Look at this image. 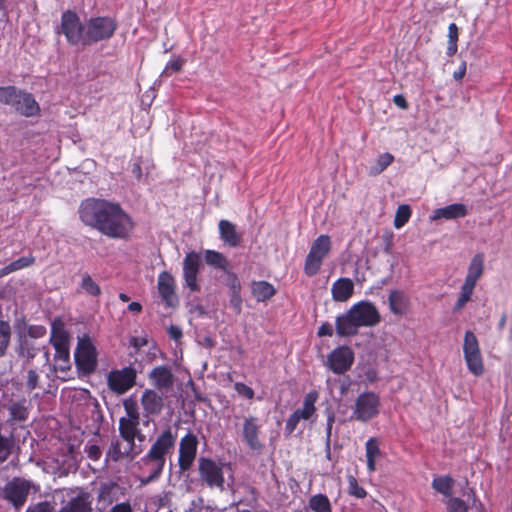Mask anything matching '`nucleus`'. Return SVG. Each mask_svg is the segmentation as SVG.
<instances>
[{"mask_svg": "<svg viewBox=\"0 0 512 512\" xmlns=\"http://www.w3.org/2000/svg\"><path fill=\"white\" fill-rule=\"evenodd\" d=\"M81 221L111 238L126 240L134 230V222L118 203L103 199H86L79 208Z\"/></svg>", "mask_w": 512, "mask_h": 512, "instance_id": "nucleus-1", "label": "nucleus"}, {"mask_svg": "<svg viewBox=\"0 0 512 512\" xmlns=\"http://www.w3.org/2000/svg\"><path fill=\"white\" fill-rule=\"evenodd\" d=\"M380 321L381 316L376 306L369 301H360L352 305L344 314L336 317V333L341 337L354 336L359 328L373 327Z\"/></svg>", "mask_w": 512, "mask_h": 512, "instance_id": "nucleus-2", "label": "nucleus"}, {"mask_svg": "<svg viewBox=\"0 0 512 512\" xmlns=\"http://www.w3.org/2000/svg\"><path fill=\"white\" fill-rule=\"evenodd\" d=\"M117 29L111 17H92L86 21L85 46L110 39Z\"/></svg>", "mask_w": 512, "mask_h": 512, "instance_id": "nucleus-3", "label": "nucleus"}, {"mask_svg": "<svg viewBox=\"0 0 512 512\" xmlns=\"http://www.w3.org/2000/svg\"><path fill=\"white\" fill-rule=\"evenodd\" d=\"M33 488H35V485L30 480L14 477L5 484L1 494L4 500L18 510L26 503Z\"/></svg>", "mask_w": 512, "mask_h": 512, "instance_id": "nucleus-4", "label": "nucleus"}, {"mask_svg": "<svg viewBox=\"0 0 512 512\" xmlns=\"http://www.w3.org/2000/svg\"><path fill=\"white\" fill-rule=\"evenodd\" d=\"M330 250L331 240L328 235H320L313 241L304 264V271L308 276H314L319 272Z\"/></svg>", "mask_w": 512, "mask_h": 512, "instance_id": "nucleus-5", "label": "nucleus"}, {"mask_svg": "<svg viewBox=\"0 0 512 512\" xmlns=\"http://www.w3.org/2000/svg\"><path fill=\"white\" fill-rule=\"evenodd\" d=\"M74 358L76 366L81 373L90 374L96 369L97 351L89 336L84 335L78 338Z\"/></svg>", "mask_w": 512, "mask_h": 512, "instance_id": "nucleus-6", "label": "nucleus"}, {"mask_svg": "<svg viewBox=\"0 0 512 512\" xmlns=\"http://www.w3.org/2000/svg\"><path fill=\"white\" fill-rule=\"evenodd\" d=\"M380 397L374 392L361 393L355 400L352 418L360 422H368L379 414Z\"/></svg>", "mask_w": 512, "mask_h": 512, "instance_id": "nucleus-7", "label": "nucleus"}, {"mask_svg": "<svg viewBox=\"0 0 512 512\" xmlns=\"http://www.w3.org/2000/svg\"><path fill=\"white\" fill-rule=\"evenodd\" d=\"M230 469L229 465L217 463L208 458H200L199 474L201 480L210 488H224V470Z\"/></svg>", "mask_w": 512, "mask_h": 512, "instance_id": "nucleus-8", "label": "nucleus"}, {"mask_svg": "<svg viewBox=\"0 0 512 512\" xmlns=\"http://www.w3.org/2000/svg\"><path fill=\"white\" fill-rule=\"evenodd\" d=\"M61 29L70 44L85 46L86 23L82 24L75 12L66 11L62 14Z\"/></svg>", "mask_w": 512, "mask_h": 512, "instance_id": "nucleus-9", "label": "nucleus"}, {"mask_svg": "<svg viewBox=\"0 0 512 512\" xmlns=\"http://www.w3.org/2000/svg\"><path fill=\"white\" fill-rule=\"evenodd\" d=\"M463 353L468 370L475 376L483 374L484 366L478 340L471 331L465 333Z\"/></svg>", "mask_w": 512, "mask_h": 512, "instance_id": "nucleus-10", "label": "nucleus"}, {"mask_svg": "<svg viewBox=\"0 0 512 512\" xmlns=\"http://www.w3.org/2000/svg\"><path fill=\"white\" fill-rule=\"evenodd\" d=\"M319 394L317 391L312 390L308 392L303 400L302 407L296 409L287 419L285 429L288 433H292L300 420H310L316 412L315 403L317 402Z\"/></svg>", "mask_w": 512, "mask_h": 512, "instance_id": "nucleus-11", "label": "nucleus"}, {"mask_svg": "<svg viewBox=\"0 0 512 512\" xmlns=\"http://www.w3.org/2000/svg\"><path fill=\"white\" fill-rule=\"evenodd\" d=\"M136 381V371L132 367H124L109 372L107 383L109 389L118 394H124L131 389Z\"/></svg>", "mask_w": 512, "mask_h": 512, "instance_id": "nucleus-12", "label": "nucleus"}, {"mask_svg": "<svg viewBox=\"0 0 512 512\" xmlns=\"http://www.w3.org/2000/svg\"><path fill=\"white\" fill-rule=\"evenodd\" d=\"M354 362V352L348 346H339L327 356V367L336 374L348 371Z\"/></svg>", "mask_w": 512, "mask_h": 512, "instance_id": "nucleus-13", "label": "nucleus"}, {"mask_svg": "<svg viewBox=\"0 0 512 512\" xmlns=\"http://www.w3.org/2000/svg\"><path fill=\"white\" fill-rule=\"evenodd\" d=\"M197 437L192 433H187L179 443L178 464L182 472L189 470L196 458Z\"/></svg>", "mask_w": 512, "mask_h": 512, "instance_id": "nucleus-14", "label": "nucleus"}, {"mask_svg": "<svg viewBox=\"0 0 512 512\" xmlns=\"http://www.w3.org/2000/svg\"><path fill=\"white\" fill-rule=\"evenodd\" d=\"M261 424L260 420L255 416H247L242 424V438L245 444L254 451H259L263 448V443L260 439Z\"/></svg>", "mask_w": 512, "mask_h": 512, "instance_id": "nucleus-15", "label": "nucleus"}, {"mask_svg": "<svg viewBox=\"0 0 512 512\" xmlns=\"http://www.w3.org/2000/svg\"><path fill=\"white\" fill-rule=\"evenodd\" d=\"M201 265V256L195 251L188 252L183 260V278L186 286L192 291H199L197 276Z\"/></svg>", "mask_w": 512, "mask_h": 512, "instance_id": "nucleus-16", "label": "nucleus"}, {"mask_svg": "<svg viewBox=\"0 0 512 512\" xmlns=\"http://www.w3.org/2000/svg\"><path fill=\"white\" fill-rule=\"evenodd\" d=\"M175 441L176 435L168 428L159 435L146 455L150 458H154L158 462L160 461V463H162V461L166 462V455L173 449Z\"/></svg>", "mask_w": 512, "mask_h": 512, "instance_id": "nucleus-17", "label": "nucleus"}, {"mask_svg": "<svg viewBox=\"0 0 512 512\" xmlns=\"http://www.w3.org/2000/svg\"><path fill=\"white\" fill-rule=\"evenodd\" d=\"M175 287V279L169 272L163 271L159 274L157 280L158 292L168 307H175L178 305Z\"/></svg>", "mask_w": 512, "mask_h": 512, "instance_id": "nucleus-18", "label": "nucleus"}, {"mask_svg": "<svg viewBox=\"0 0 512 512\" xmlns=\"http://www.w3.org/2000/svg\"><path fill=\"white\" fill-rule=\"evenodd\" d=\"M148 378L157 390L161 393L168 392L173 388L174 385V375L171 369L167 366L161 365L153 368Z\"/></svg>", "mask_w": 512, "mask_h": 512, "instance_id": "nucleus-19", "label": "nucleus"}, {"mask_svg": "<svg viewBox=\"0 0 512 512\" xmlns=\"http://www.w3.org/2000/svg\"><path fill=\"white\" fill-rule=\"evenodd\" d=\"M141 405L147 416L158 415L163 409V397L153 389H146L141 396Z\"/></svg>", "mask_w": 512, "mask_h": 512, "instance_id": "nucleus-20", "label": "nucleus"}, {"mask_svg": "<svg viewBox=\"0 0 512 512\" xmlns=\"http://www.w3.org/2000/svg\"><path fill=\"white\" fill-rule=\"evenodd\" d=\"M468 214L466 205L462 203H454L448 206L435 209L430 215L431 221H437L440 219L452 220L463 218Z\"/></svg>", "mask_w": 512, "mask_h": 512, "instance_id": "nucleus-21", "label": "nucleus"}, {"mask_svg": "<svg viewBox=\"0 0 512 512\" xmlns=\"http://www.w3.org/2000/svg\"><path fill=\"white\" fill-rule=\"evenodd\" d=\"M69 334L62 321L54 320L51 325L50 342L55 351L69 349Z\"/></svg>", "mask_w": 512, "mask_h": 512, "instance_id": "nucleus-22", "label": "nucleus"}, {"mask_svg": "<svg viewBox=\"0 0 512 512\" xmlns=\"http://www.w3.org/2000/svg\"><path fill=\"white\" fill-rule=\"evenodd\" d=\"M354 293V283L350 278H339L331 286L332 299L336 302L348 301Z\"/></svg>", "mask_w": 512, "mask_h": 512, "instance_id": "nucleus-23", "label": "nucleus"}, {"mask_svg": "<svg viewBox=\"0 0 512 512\" xmlns=\"http://www.w3.org/2000/svg\"><path fill=\"white\" fill-rule=\"evenodd\" d=\"M484 271V255L477 253L471 259L464 283L467 286L475 288L477 281L481 278Z\"/></svg>", "mask_w": 512, "mask_h": 512, "instance_id": "nucleus-24", "label": "nucleus"}, {"mask_svg": "<svg viewBox=\"0 0 512 512\" xmlns=\"http://www.w3.org/2000/svg\"><path fill=\"white\" fill-rule=\"evenodd\" d=\"M390 311L397 316L405 315L410 307L409 296L400 290H393L388 297Z\"/></svg>", "mask_w": 512, "mask_h": 512, "instance_id": "nucleus-25", "label": "nucleus"}, {"mask_svg": "<svg viewBox=\"0 0 512 512\" xmlns=\"http://www.w3.org/2000/svg\"><path fill=\"white\" fill-rule=\"evenodd\" d=\"M91 500L90 495L86 492H79L76 496L71 497L58 512H90Z\"/></svg>", "mask_w": 512, "mask_h": 512, "instance_id": "nucleus-26", "label": "nucleus"}, {"mask_svg": "<svg viewBox=\"0 0 512 512\" xmlns=\"http://www.w3.org/2000/svg\"><path fill=\"white\" fill-rule=\"evenodd\" d=\"M141 463H142V469L147 470L149 473L147 477L141 479V483L143 485H146V484L158 479L159 476L162 474L164 466H165L164 461H162V463H160V461L158 462L154 458H150L148 455H145L141 459Z\"/></svg>", "mask_w": 512, "mask_h": 512, "instance_id": "nucleus-27", "label": "nucleus"}, {"mask_svg": "<svg viewBox=\"0 0 512 512\" xmlns=\"http://www.w3.org/2000/svg\"><path fill=\"white\" fill-rule=\"evenodd\" d=\"M15 110L26 117H31L38 114L40 108L31 94L20 91Z\"/></svg>", "mask_w": 512, "mask_h": 512, "instance_id": "nucleus-28", "label": "nucleus"}, {"mask_svg": "<svg viewBox=\"0 0 512 512\" xmlns=\"http://www.w3.org/2000/svg\"><path fill=\"white\" fill-rule=\"evenodd\" d=\"M139 420H131L122 417L119 420V431L121 437L127 441L129 449L134 446V440L138 432Z\"/></svg>", "mask_w": 512, "mask_h": 512, "instance_id": "nucleus-29", "label": "nucleus"}, {"mask_svg": "<svg viewBox=\"0 0 512 512\" xmlns=\"http://www.w3.org/2000/svg\"><path fill=\"white\" fill-rule=\"evenodd\" d=\"M251 292L258 302H263L273 297L276 289L267 281H255L252 283Z\"/></svg>", "mask_w": 512, "mask_h": 512, "instance_id": "nucleus-30", "label": "nucleus"}, {"mask_svg": "<svg viewBox=\"0 0 512 512\" xmlns=\"http://www.w3.org/2000/svg\"><path fill=\"white\" fill-rule=\"evenodd\" d=\"M219 231L222 240L230 246L235 247L239 244L240 237L236 231L235 226L231 222L227 220H221L219 222Z\"/></svg>", "mask_w": 512, "mask_h": 512, "instance_id": "nucleus-31", "label": "nucleus"}, {"mask_svg": "<svg viewBox=\"0 0 512 512\" xmlns=\"http://www.w3.org/2000/svg\"><path fill=\"white\" fill-rule=\"evenodd\" d=\"M228 286L230 289V305L236 313H240L242 309L241 284L235 275L229 277Z\"/></svg>", "mask_w": 512, "mask_h": 512, "instance_id": "nucleus-32", "label": "nucleus"}, {"mask_svg": "<svg viewBox=\"0 0 512 512\" xmlns=\"http://www.w3.org/2000/svg\"><path fill=\"white\" fill-rule=\"evenodd\" d=\"M367 469L372 473L376 469V459L380 455L378 441L375 438H369L365 444Z\"/></svg>", "mask_w": 512, "mask_h": 512, "instance_id": "nucleus-33", "label": "nucleus"}, {"mask_svg": "<svg viewBox=\"0 0 512 512\" xmlns=\"http://www.w3.org/2000/svg\"><path fill=\"white\" fill-rule=\"evenodd\" d=\"M394 156L391 153L380 154L369 168V175L376 176L382 173L392 162Z\"/></svg>", "mask_w": 512, "mask_h": 512, "instance_id": "nucleus-34", "label": "nucleus"}, {"mask_svg": "<svg viewBox=\"0 0 512 512\" xmlns=\"http://www.w3.org/2000/svg\"><path fill=\"white\" fill-rule=\"evenodd\" d=\"M80 288L84 293L92 297H98L101 295L100 286L88 273L81 275Z\"/></svg>", "mask_w": 512, "mask_h": 512, "instance_id": "nucleus-35", "label": "nucleus"}, {"mask_svg": "<svg viewBox=\"0 0 512 512\" xmlns=\"http://www.w3.org/2000/svg\"><path fill=\"white\" fill-rule=\"evenodd\" d=\"M309 507L314 512H332L330 501L323 494L312 496L309 500Z\"/></svg>", "mask_w": 512, "mask_h": 512, "instance_id": "nucleus-36", "label": "nucleus"}, {"mask_svg": "<svg viewBox=\"0 0 512 512\" xmlns=\"http://www.w3.org/2000/svg\"><path fill=\"white\" fill-rule=\"evenodd\" d=\"M20 90L15 87H0V103L11 106L15 109L16 103L19 99Z\"/></svg>", "mask_w": 512, "mask_h": 512, "instance_id": "nucleus-37", "label": "nucleus"}, {"mask_svg": "<svg viewBox=\"0 0 512 512\" xmlns=\"http://www.w3.org/2000/svg\"><path fill=\"white\" fill-rule=\"evenodd\" d=\"M205 261L208 265L222 270H226L228 266V261L224 255L214 250L205 251Z\"/></svg>", "mask_w": 512, "mask_h": 512, "instance_id": "nucleus-38", "label": "nucleus"}, {"mask_svg": "<svg viewBox=\"0 0 512 512\" xmlns=\"http://www.w3.org/2000/svg\"><path fill=\"white\" fill-rule=\"evenodd\" d=\"M130 450L131 449H129L128 446L124 451H122L120 442L118 440L112 441L108 451L106 452L105 464L107 465L110 461H119L124 455H127Z\"/></svg>", "mask_w": 512, "mask_h": 512, "instance_id": "nucleus-39", "label": "nucleus"}, {"mask_svg": "<svg viewBox=\"0 0 512 512\" xmlns=\"http://www.w3.org/2000/svg\"><path fill=\"white\" fill-rule=\"evenodd\" d=\"M54 369L66 372L70 369V352L69 349L55 351Z\"/></svg>", "mask_w": 512, "mask_h": 512, "instance_id": "nucleus-40", "label": "nucleus"}, {"mask_svg": "<svg viewBox=\"0 0 512 512\" xmlns=\"http://www.w3.org/2000/svg\"><path fill=\"white\" fill-rule=\"evenodd\" d=\"M453 480L449 476H440L433 479L432 487L444 496H450Z\"/></svg>", "mask_w": 512, "mask_h": 512, "instance_id": "nucleus-41", "label": "nucleus"}, {"mask_svg": "<svg viewBox=\"0 0 512 512\" xmlns=\"http://www.w3.org/2000/svg\"><path fill=\"white\" fill-rule=\"evenodd\" d=\"M411 208L407 204H402L397 208L395 218H394V227L396 229L402 228L411 217Z\"/></svg>", "mask_w": 512, "mask_h": 512, "instance_id": "nucleus-42", "label": "nucleus"}, {"mask_svg": "<svg viewBox=\"0 0 512 512\" xmlns=\"http://www.w3.org/2000/svg\"><path fill=\"white\" fill-rule=\"evenodd\" d=\"M11 338V327L8 322L0 321V358L6 354Z\"/></svg>", "mask_w": 512, "mask_h": 512, "instance_id": "nucleus-43", "label": "nucleus"}, {"mask_svg": "<svg viewBox=\"0 0 512 512\" xmlns=\"http://www.w3.org/2000/svg\"><path fill=\"white\" fill-rule=\"evenodd\" d=\"M474 289L475 288L462 284L459 298L454 305L455 311H459L465 306V304L471 299Z\"/></svg>", "mask_w": 512, "mask_h": 512, "instance_id": "nucleus-44", "label": "nucleus"}, {"mask_svg": "<svg viewBox=\"0 0 512 512\" xmlns=\"http://www.w3.org/2000/svg\"><path fill=\"white\" fill-rule=\"evenodd\" d=\"M10 414L14 420L23 421L28 416L25 402H15L10 406Z\"/></svg>", "mask_w": 512, "mask_h": 512, "instance_id": "nucleus-45", "label": "nucleus"}, {"mask_svg": "<svg viewBox=\"0 0 512 512\" xmlns=\"http://www.w3.org/2000/svg\"><path fill=\"white\" fill-rule=\"evenodd\" d=\"M348 483H349V494L356 497V498H359V499H362V498H365L367 493L365 491V489L361 486H359L358 482H357V479L350 475L348 477Z\"/></svg>", "mask_w": 512, "mask_h": 512, "instance_id": "nucleus-46", "label": "nucleus"}, {"mask_svg": "<svg viewBox=\"0 0 512 512\" xmlns=\"http://www.w3.org/2000/svg\"><path fill=\"white\" fill-rule=\"evenodd\" d=\"M184 64V60L181 59L180 57L178 58H174L172 60H170L167 65L165 66L163 72H162V76H169L171 75L173 72H178L181 70L182 66Z\"/></svg>", "mask_w": 512, "mask_h": 512, "instance_id": "nucleus-47", "label": "nucleus"}, {"mask_svg": "<svg viewBox=\"0 0 512 512\" xmlns=\"http://www.w3.org/2000/svg\"><path fill=\"white\" fill-rule=\"evenodd\" d=\"M234 389L238 393L239 396L251 400L254 397V391L251 387L248 385L242 383V382H236L234 384Z\"/></svg>", "mask_w": 512, "mask_h": 512, "instance_id": "nucleus-48", "label": "nucleus"}, {"mask_svg": "<svg viewBox=\"0 0 512 512\" xmlns=\"http://www.w3.org/2000/svg\"><path fill=\"white\" fill-rule=\"evenodd\" d=\"M448 512H467V506L459 498H452L447 503Z\"/></svg>", "mask_w": 512, "mask_h": 512, "instance_id": "nucleus-49", "label": "nucleus"}, {"mask_svg": "<svg viewBox=\"0 0 512 512\" xmlns=\"http://www.w3.org/2000/svg\"><path fill=\"white\" fill-rule=\"evenodd\" d=\"M87 457L92 461H99L102 455L100 447L96 444H89L85 447Z\"/></svg>", "mask_w": 512, "mask_h": 512, "instance_id": "nucleus-50", "label": "nucleus"}, {"mask_svg": "<svg viewBox=\"0 0 512 512\" xmlns=\"http://www.w3.org/2000/svg\"><path fill=\"white\" fill-rule=\"evenodd\" d=\"M26 512H54V507L50 502L44 501L29 506Z\"/></svg>", "mask_w": 512, "mask_h": 512, "instance_id": "nucleus-51", "label": "nucleus"}, {"mask_svg": "<svg viewBox=\"0 0 512 512\" xmlns=\"http://www.w3.org/2000/svg\"><path fill=\"white\" fill-rule=\"evenodd\" d=\"M124 406L127 413L126 419L139 420V412L136 403L125 401Z\"/></svg>", "mask_w": 512, "mask_h": 512, "instance_id": "nucleus-52", "label": "nucleus"}, {"mask_svg": "<svg viewBox=\"0 0 512 512\" xmlns=\"http://www.w3.org/2000/svg\"><path fill=\"white\" fill-rule=\"evenodd\" d=\"M335 422V415L332 411H330L327 415V423H326V444L329 447L331 434H332V426Z\"/></svg>", "mask_w": 512, "mask_h": 512, "instance_id": "nucleus-53", "label": "nucleus"}, {"mask_svg": "<svg viewBox=\"0 0 512 512\" xmlns=\"http://www.w3.org/2000/svg\"><path fill=\"white\" fill-rule=\"evenodd\" d=\"M38 374L36 373V371L34 370H29L28 371V374H27V387L30 389V390H33L37 387V383H38Z\"/></svg>", "mask_w": 512, "mask_h": 512, "instance_id": "nucleus-54", "label": "nucleus"}, {"mask_svg": "<svg viewBox=\"0 0 512 512\" xmlns=\"http://www.w3.org/2000/svg\"><path fill=\"white\" fill-rule=\"evenodd\" d=\"M168 334L176 342L180 341L183 335L181 328L176 325H171L168 328Z\"/></svg>", "mask_w": 512, "mask_h": 512, "instance_id": "nucleus-55", "label": "nucleus"}, {"mask_svg": "<svg viewBox=\"0 0 512 512\" xmlns=\"http://www.w3.org/2000/svg\"><path fill=\"white\" fill-rule=\"evenodd\" d=\"M318 336H332L333 335V327L330 323L325 322L319 328L317 332Z\"/></svg>", "mask_w": 512, "mask_h": 512, "instance_id": "nucleus-56", "label": "nucleus"}, {"mask_svg": "<svg viewBox=\"0 0 512 512\" xmlns=\"http://www.w3.org/2000/svg\"><path fill=\"white\" fill-rule=\"evenodd\" d=\"M15 262L19 269H23L32 265L34 263V258L32 256H25L15 260Z\"/></svg>", "mask_w": 512, "mask_h": 512, "instance_id": "nucleus-57", "label": "nucleus"}, {"mask_svg": "<svg viewBox=\"0 0 512 512\" xmlns=\"http://www.w3.org/2000/svg\"><path fill=\"white\" fill-rule=\"evenodd\" d=\"M458 41V28L455 23H451L448 27V42Z\"/></svg>", "mask_w": 512, "mask_h": 512, "instance_id": "nucleus-58", "label": "nucleus"}, {"mask_svg": "<svg viewBox=\"0 0 512 512\" xmlns=\"http://www.w3.org/2000/svg\"><path fill=\"white\" fill-rule=\"evenodd\" d=\"M110 512H132V507L129 502H122L112 507Z\"/></svg>", "mask_w": 512, "mask_h": 512, "instance_id": "nucleus-59", "label": "nucleus"}, {"mask_svg": "<svg viewBox=\"0 0 512 512\" xmlns=\"http://www.w3.org/2000/svg\"><path fill=\"white\" fill-rule=\"evenodd\" d=\"M29 334L32 337H42L46 334V329L43 326H31L29 328Z\"/></svg>", "mask_w": 512, "mask_h": 512, "instance_id": "nucleus-60", "label": "nucleus"}, {"mask_svg": "<svg viewBox=\"0 0 512 512\" xmlns=\"http://www.w3.org/2000/svg\"><path fill=\"white\" fill-rule=\"evenodd\" d=\"M466 74V62H462L459 68L453 73V78L457 81L461 80Z\"/></svg>", "mask_w": 512, "mask_h": 512, "instance_id": "nucleus-61", "label": "nucleus"}, {"mask_svg": "<svg viewBox=\"0 0 512 512\" xmlns=\"http://www.w3.org/2000/svg\"><path fill=\"white\" fill-rule=\"evenodd\" d=\"M393 102L396 106H398L401 109H407L408 107L407 101L403 95H395L393 97Z\"/></svg>", "mask_w": 512, "mask_h": 512, "instance_id": "nucleus-62", "label": "nucleus"}, {"mask_svg": "<svg viewBox=\"0 0 512 512\" xmlns=\"http://www.w3.org/2000/svg\"><path fill=\"white\" fill-rule=\"evenodd\" d=\"M132 173L138 180L142 179V169L138 160L134 161L132 164Z\"/></svg>", "mask_w": 512, "mask_h": 512, "instance_id": "nucleus-63", "label": "nucleus"}, {"mask_svg": "<svg viewBox=\"0 0 512 512\" xmlns=\"http://www.w3.org/2000/svg\"><path fill=\"white\" fill-rule=\"evenodd\" d=\"M366 380L370 383H373L377 380V372L374 369H369L365 373Z\"/></svg>", "mask_w": 512, "mask_h": 512, "instance_id": "nucleus-64", "label": "nucleus"}]
</instances>
